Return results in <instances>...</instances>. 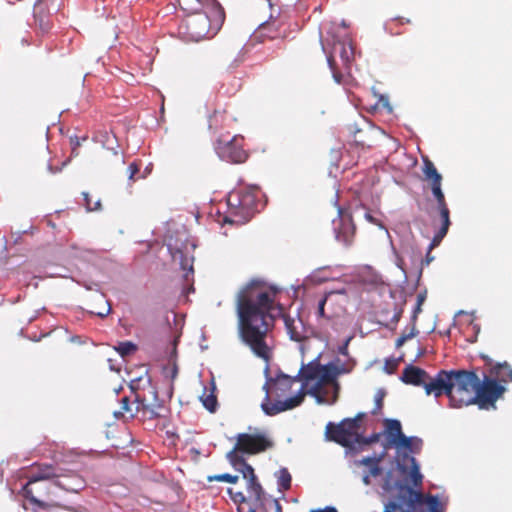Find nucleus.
<instances>
[{
    "label": "nucleus",
    "mask_w": 512,
    "mask_h": 512,
    "mask_svg": "<svg viewBox=\"0 0 512 512\" xmlns=\"http://www.w3.org/2000/svg\"><path fill=\"white\" fill-rule=\"evenodd\" d=\"M84 287H85L87 290H97L98 285H97L96 283H92V284H84Z\"/></svg>",
    "instance_id": "nucleus-59"
},
{
    "label": "nucleus",
    "mask_w": 512,
    "mask_h": 512,
    "mask_svg": "<svg viewBox=\"0 0 512 512\" xmlns=\"http://www.w3.org/2000/svg\"><path fill=\"white\" fill-rule=\"evenodd\" d=\"M437 209L439 211V214H440V217H441V221H442V225H441V227L439 229H441V232L443 233L444 231H448L449 230V226L451 224V222H450V211H449V208H448L447 204L439 205V206H437Z\"/></svg>",
    "instance_id": "nucleus-27"
},
{
    "label": "nucleus",
    "mask_w": 512,
    "mask_h": 512,
    "mask_svg": "<svg viewBox=\"0 0 512 512\" xmlns=\"http://www.w3.org/2000/svg\"><path fill=\"white\" fill-rule=\"evenodd\" d=\"M310 512H338L333 506H326L324 509H312Z\"/></svg>",
    "instance_id": "nucleus-56"
},
{
    "label": "nucleus",
    "mask_w": 512,
    "mask_h": 512,
    "mask_svg": "<svg viewBox=\"0 0 512 512\" xmlns=\"http://www.w3.org/2000/svg\"><path fill=\"white\" fill-rule=\"evenodd\" d=\"M48 168L51 173H57V172L61 171V168H54L52 165H49Z\"/></svg>",
    "instance_id": "nucleus-62"
},
{
    "label": "nucleus",
    "mask_w": 512,
    "mask_h": 512,
    "mask_svg": "<svg viewBox=\"0 0 512 512\" xmlns=\"http://www.w3.org/2000/svg\"><path fill=\"white\" fill-rule=\"evenodd\" d=\"M208 481H221V482H229V483H236L238 481L237 475H231L229 473H223V474H217L214 476H209Z\"/></svg>",
    "instance_id": "nucleus-34"
},
{
    "label": "nucleus",
    "mask_w": 512,
    "mask_h": 512,
    "mask_svg": "<svg viewBox=\"0 0 512 512\" xmlns=\"http://www.w3.org/2000/svg\"><path fill=\"white\" fill-rule=\"evenodd\" d=\"M431 192L437 202V206L442 205V204H447L446 200H445V195L442 191V187H440V188L435 187L431 190Z\"/></svg>",
    "instance_id": "nucleus-38"
},
{
    "label": "nucleus",
    "mask_w": 512,
    "mask_h": 512,
    "mask_svg": "<svg viewBox=\"0 0 512 512\" xmlns=\"http://www.w3.org/2000/svg\"><path fill=\"white\" fill-rule=\"evenodd\" d=\"M258 281H251L237 295L239 336L252 352L266 362L270 359V349L265 338L269 331L273 299L267 292H257Z\"/></svg>",
    "instance_id": "nucleus-1"
},
{
    "label": "nucleus",
    "mask_w": 512,
    "mask_h": 512,
    "mask_svg": "<svg viewBox=\"0 0 512 512\" xmlns=\"http://www.w3.org/2000/svg\"><path fill=\"white\" fill-rule=\"evenodd\" d=\"M306 368L307 364L302 363L297 375L289 376L279 371L275 377L269 376L268 366L265 368V396L261 402V409L265 415L275 416L302 404L305 395H308V389L314 385V380L306 381L304 374L302 375Z\"/></svg>",
    "instance_id": "nucleus-2"
},
{
    "label": "nucleus",
    "mask_w": 512,
    "mask_h": 512,
    "mask_svg": "<svg viewBox=\"0 0 512 512\" xmlns=\"http://www.w3.org/2000/svg\"><path fill=\"white\" fill-rule=\"evenodd\" d=\"M505 387L500 385L496 379L485 377L482 384L478 379V387L475 393V404L480 409H487L488 405L494 406L495 401L504 393Z\"/></svg>",
    "instance_id": "nucleus-14"
},
{
    "label": "nucleus",
    "mask_w": 512,
    "mask_h": 512,
    "mask_svg": "<svg viewBox=\"0 0 512 512\" xmlns=\"http://www.w3.org/2000/svg\"><path fill=\"white\" fill-rule=\"evenodd\" d=\"M129 171V179H132L134 175L139 171V168L136 163H131L128 167Z\"/></svg>",
    "instance_id": "nucleus-54"
},
{
    "label": "nucleus",
    "mask_w": 512,
    "mask_h": 512,
    "mask_svg": "<svg viewBox=\"0 0 512 512\" xmlns=\"http://www.w3.org/2000/svg\"><path fill=\"white\" fill-rule=\"evenodd\" d=\"M384 457V452L381 454L373 453L372 455L364 456L360 459L353 460L352 464L355 466H364L363 473L369 477H378L383 473L380 463Z\"/></svg>",
    "instance_id": "nucleus-17"
},
{
    "label": "nucleus",
    "mask_w": 512,
    "mask_h": 512,
    "mask_svg": "<svg viewBox=\"0 0 512 512\" xmlns=\"http://www.w3.org/2000/svg\"><path fill=\"white\" fill-rule=\"evenodd\" d=\"M131 411H132V409L130 407V401H129L128 397H123L121 400V411L115 412L114 416L116 418H119L120 416H123L124 412H131Z\"/></svg>",
    "instance_id": "nucleus-42"
},
{
    "label": "nucleus",
    "mask_w": 512,
    "mask_h": 512,
    "mask_svg": "<svg viewBox=\"0 0 512 512\" xmlns=\"http://www.w3.org/2000/svg\"><path fill=\"white\" fill-rule=\"evenodd\" d=\"M278 490L280 492L286 491L291 487L292 477L287 468H281L276 473Z\"/></svg>",
    "instance_id": "nucleus-25"
},
{
    "label": "nucleus",
    "mask_w": 512,
    "mask_h": 512,
    "mask_svg": "<svg viewBox=\"0 0 512 512\" xmlns=\"http://www.w3.org/2000/svg\"><path fill=\"white\" fill-rule=\"evenodd\" d=\"M408 248H410L411 251L413 252V250H414L413 243L410 241H407L406 243H404L403 247H402L403 250H407Z\"/></svg>",
    "instance_id": "nucleus-60"
},
{
    "label": "nucleus",
    "mask_w": 512,
    "mask_h": 512,
    "mask_svg": "<svg viewBox=\"0 0 512 512\" xmlns=\"http://www.w3.org/2000/svg\"><path fill=\"white\" fill-rule=\"evenodd\" d=\"M406 342L405 338L404 337H399L397 340H396V343H395V346L396 348H400L401 346H403V344Z\"/></svg>",
    "instance_id": "nucleus-58"
},
{
    "label": "nucleus",
    "mask_w": 512,
    "mask_h": 512,
    "mask_svg": "<svg viewBox=\"0 0 512 512\" xmlns=\"http://www.w3.org/2000/svg\"><path fill=\"white\" fill-rule=\"evenodd\" d=\"M434 259L433 256L430 255V251H428L427 255H426V258H425V263L426 265H428L432 260Z\"/></svg>",
    "instance_id": "nucleus-61"
},
{
    "label": "nucleus",
    "mask_w": 512,
    "mask_h": 512,
    "mask_svg": "<svg viewBox=\"0 0 512 512\" xmlns=\"http://www.w3.org/2000/svg\"><path fill=\"white\" fill-rule=\"evenodd\" d=\"M393 474V470H388L385 473L383 482L381 484L383 493L388 494L393 490H397L400 503H407L406 512L413 511L417 503L422 502L423 494L421 492L415 491L412 487L403 483V481L394 479Z\"/></svg>",
    "instance_id": "nucleus-10"
},
{
    "label": "nucleus",
    "mask_w": 512,
    "mask_h": 512,
    "mask_svg": "<svg viewBox=\"0 0 512 512\" xmlns=\"http://www.w3.org/2000/svg\"><path fill=\"white\" fill-rule=\"evenodd\" d=\"M407 439H410L407 443L404 445H396L395 448L397 449H405L406 451L412 453V454H418L422 450L423 447V440L420 437L417 436H407Z\"/></svg>",
    "instance_id": "nucleus-26"
},
{
    "label": "nucleus",
    "mask_w": 512,
    "mask_h": 512,
    "mask_svg": "<svg viewBox=\"0 0 512 512\" xmlns=\"http://www.w3.org/2000/svg\"><path fill=\"white\" fill-rule=\"evenodd\" d=\"M402 505L407 506V503H400V499L397 497V501H390L385 505L383 512H394L396 509L400 508Z\"/></svg>",
    "instance_id": "nucleus-44"
},
{
    "label": "nucleus",
    "mask_w": 512,
    "mask_h": 512,
    "mask_svg": "<svg viewBox=\"0 0 512 512\" xmlns=\"http://www.w3.org/2000/svg\"><path fill=\"white\" fill-rule=\"evenodd\" d=\"M402 359V357H399L398 359H388L385 362V371L388 374H393L398 366V362Z\"/></svg>",
    "instance_id": "nucleus-40"
},
{
    "label": "nucleus",
    "mask_w": 512,
    "mask_h": 512,
    "mask_svg": "<svg viewBox=\"0 0 512 512\" xmlns=\"http://www.w3.org/2000/svg\"><path fill=\"white\" fill-rule=\"evenodd\" d=\"M379 105H381L383 108H386L388 112L392 111V107L389 103V98L387 96L381 95L379 99Z\"/></svg>",
    "instance_id": "nucleus-52"
},
{
    "label": "nucleus",
    "mask_w": 512,
    "mask_h": 512,
    "mask_svg": "<svg viewBox=\"0 0 512 512\" xmlns=\"http://www.w3.org/2000/svg\"><path fill=\"white\" fill-rule=\"evenodd\" d=\"M54 486H57L65 491L77 493L85 487L84 479L78 474H71L58 478Z\"/></svg>",
    "instance_id": "nucleus-21"
},
{
    "label": "nucleus",
    "mask_w": 512,
    "mask_h": 512,
    "mask_svg": "<svg viewBox=\"0 0 512 512\" xmlns=\"http://www.w3.org/2000/svg\"><path fill=\"white\" fill-rule=\"evenodd\" d=\"M424 353H425V349L420 348L418 353H417V357H420V356L424 355Z\"/></svg>",
    "instance_id": "nucleus-63"
},
{
    "label": "nucleus",
    "mask_w": 512,
    "mask_h": 512,
    "mask_svg": "<svg viewBox=\"0 0 512 512\" xmlns=\"http://www.w3.org/2000/svg\"><path fill=\"white\" fill-rule=\"evenodd\" d=\"M385 435L390 445H404L410 439L402 432L401 422L397 419H385Z\"/></svg>",
    "instance_id": "nucleus-18"
},
{
    "label": "nucleus",
    "mask_w": 512,
    "mask_h": 512,
    "mask_svg": "<svg viewBox=\"0 0 512 512\" xmlns=\"http://www.w3.org/2000/svg\"><path fill=\"white\" fill-rule=\"evenodd\" d=\"M360 209H361V210H364V218H365L369 223H372V224H374V225H377L379 228L384 229V230L386 231L387 235H388V236H390V235H389V232H388L387 228L384 226V224H383L381 221H379L378 219H376V218L371 214V212H370V211H368L365 207H361Z\"/></svg>",
    "instance_id": "nucleus-36"
},
{
    "label": "nucleus",
    "mask_w": 512,
    "mask_h": 512,
    "mask_svg": "<svg viewBox=\"0 0 512 512\" xmlns=\"http://www.w3.org/2000/svg\"><path fill=\"white\" fill-rule=\"evenodd\" d=\"M422 312V305H419V304H416L415 307L413 308V311H412V314H411V317H410V324H415L417 323V319H418V315Z\"/></svg>",
    "instance_id": "nucleus-50"
},
{
    "label": "nucleus",
    "mask_w": 512,
    "mask_h": 512,
    "mask_svg": "<svg viewBox=\"0 0 512 512\" xmlns=\"http://www.w3.org/2000/svg\"><path fill=\"white\" fill-rule=\"evenodd\" d=\"M477 387L478 376L474 371L453 369L449 407L458 409L475 404Z\"/></svg>",
    "instance_id": "nucleus-6"
},
{
    "label": "nucleus",
    "mask_w": 512,
    "mask_h": 512,
    "mask_svg": "<svg viewBox=\"0 0 512 512\" xmlns=\"http://www.w3.org/2000/svg\"><path fill=\"white\" fill-rule=\"evenodd\" d=\"M452 374L453 370H439L434 377L429 375V379L424 385V389L427 395H434L435 398H439L442 395H446L449 398L451 394L452 385Z\"/></svg>",
    "instance_id": "nucleus-16"
},
{
    "label": "nucleus",
    "mask_w": 512,
    "mask_h": 512,
    "mask_svg": "<svg viewBox=\"0 0 512 512\" xmlns=\"http://www.w3.org/2000/svg\"><path fill=\"white\" fill-rule=\"evenodd\" d=\"M238 442L234 448L226 455L229 463L237 470L245 462L243 456L238 452L246 454H256L272 447L273 443L264 435H250L241 433L237 436Z\"/></svg>",
    "instance_id": "nucleus-9"
},
{
    "label": "nucleus",
    "mask_w": 512,
    "mask_h": 512,
    "mask_svg": "<svg viewBox=\"0 0 512 512\" xmlns=\"http://www.w3.org/2000/svg\"><path fill=\"white\" fill-rule=\"evenodd\" d=\"M54 476L55 475L50 467L45 468L44 470L40 471L35 475H32L29 478L28 482L22 488L24 497L27 498L32 504L36 505L38 508L41 509H47L49 507L54 506L55 504L41 501L34 496V493H40V491L43 489L49 491L51 486L48 487V485L46 483H43V481Z\"/></svg>",
    "instance_id": "nucleus-13"
},
{
    "label": "nucleus",
    "mask_w": 512,
    "mask_h": 512,
    "mask_svg": "<svg viewBox=\"0 0 512 512\" xmlns=\"http://www.w3.org/2000/svg\"><path fill=\"white\" fill-rule=\"evenodd\" d=\"M338 216L332 220L335 240L345 246H350L355 235V225L352 216L337 206Z\"/></svg>",
    "instance_id": "nucleus-15"
},
{
    "label": "nucleus",
    "mask_w": 512,
    "mask_h": 512,
    "mask_svg": "<svg viewBox=\"0 0 512 512\" xmlns=\"http://www.w3.org/2000/svg\"><path fill=\"white\" fill-rule=\"evenodd\" d=\"M83 197H84L85 205H86V208L88 211H95L100 207V200H97L94 203V205L92 206L90 198H89V194L86 192H83Z\"/></svg>",
    "instance_id": "nucleus-48"
},
{
    "label": "nucleus",
    "mask_w": 512,
    "mask_h": 512,
    "mask_svg": "<svg viewBox=\"0 0 512 512\" xmlns=\"http://www.w3.org/2000/svg\"><path fill=\"white\" fill-rule=\"evenodd\" d=\"M286 331L292 341L303 342L309 337L308 329L301 318L284 317Z\"/></svg>",
    "instance_id": "nucleus-19"
},
{
    "label": "nucleus",
    "mask_w": 512,
    "mask_h": 512,
    "mask_svg": "<svg viewBox=\"0 0 512 512\" xmlns=\"http://www.w3.org/2000/svg\"><path fill=\"white\" fill-rule=\"evenodd\" d=\"M195 245L188 240L169 239L167 249L174 262H178L181 269L186 271L184 278L189 280V275L193 274V250Z\"/></svg>",
    "instance_id": "nucleus-12"
},
{
    "label": "nucleus",
    "mask_w": 512,
    "mask_h": 512,
    "mask_svg": "<svg viewBox=\"0 0 512 512\" xmlns=\"http://www.w3.org/2000/svg\"><path fill=\"white\" fill-rule=\"evenodd\" d=\"M410 325H411L410 330L407 331V328H406L400 336V337H404L406 341L412 339L419 333L415 324H410Z\"/></svg>",
    "instance_id": "nucleus-47"
},
{
    "label": "nucleus",
    "mask_w": 512,
    "mask_h": 512,
    "mask_svg": "<svg viewBox=\"0 0 512 512\" xmlns=\"http://www.w3.org/2000/svg\"><path fill=\"white\" fill-rule=\"evenodd\" d=\"M98 300L101 301V302H104L105 305L103 308H99L98 311H91L92 314L100 317V318H104L106 316H108L111 312V304L109 303L108 300H105V297L103 294H100L98 296Z\"/></svg>",
    "instance_id": "nucleus-33"
},
{
    "label": "nucleus",
    "mask_w": 512,
    "mask_h": 512,
    "mask_svg": "<svg viewBox=\"0 0 512 512\" xmlns=\"http://www.w3.org/2000/svg\"><path fill=\"white\" fill-rule=\"evenodd\" d=\"M248 488L255 495L257 500L261 499V496L263 494V489H262L261 484L257 481V477H254L253 480H249Z\"/></svg>",
    "instance_id": "nucleus-35"
},
{
    "label": "nucleus",
    "mask_w": 512,
    "mask_h": 512,
    "mask_svg": "<svg viewBox=\"0 0 512 512\" xmlns=\"http://www.w3.org/2000/svg\"><path fill=\"white\" fill-rule=\"evenodd\" d=\"M155 402L154 404H146L143 399H141L138 395L135 397L136 402V412L142 411L148 419H157L161 417L159 410L163 407L162 404L158 401V394L156 391L153 392Z\"/></svg>",
    "instance_id": "nucleus-22"
},
{
    "label": "nucleus",
    "mask_w": 512,
    "mask_h": 512,
    "mask_svg": "<svg viewBox=\"0 0 512 512\" xmlns=\"http://www.w3.org/2000/svg\"><path fill=\"white\" fill-rule=\"evenodd\" d=\"M422 171L425 179L430 182L431 190L435 187H442V175L438 172L434 163L428 158L423 159Z\"/></svg>",
    "instance_id": "nucleus-23"
},
{
    "label": "nucleus",
    "mask_w": 512,
    "mask_h": 512,
    "mask_svg": "<svg viewBox=\"0 0 512 512\" xmlns=\"http://www.w3.org/2000/svg\"><path fill=\"white\" fill-rule=\"evenodd\" d=\"M402 314H403V307H395V311H394V314L390 320V324L392 325L393 328H395L398 324V322L400 321L401 317H402Z\"/></svg>",
    "instance_id": "nucleus-45"
},
{
    "label": "nucleus",
    "mask_w": 512,
    "mask_h": 512,
    "mask_svg": "<svg viewBox=\"0 0 512 512\" xmlns=\"http://www.w3.org/2000/svg\"><path fill=\"white\" fill-rule=\"evenodd\" d=\"M408 460L411 462V478L413 481V484L415 486H418L422 482V474L420 473L419 464L417 463L416 459L413 456H406Z\"/></svg>",
    "instance_id": "nucleus-28"
},
{
    "label": "nucleus",
    "mask_w": 512,
    "mask_h": 512,
    "mask_svg": "<svg viewBox=\"0 0 512 512\" xmlns=\"http://www.w3.org/2000/svg\"><path fill=\"white\" fill-rule=\"evenodd\" d=\"M385 396V391L383 389H380L377 391L376 395H375V406H376V409H381L382 408V401H383V398Z\"/></svg>",
    "instance_id": "nucleus-51"
},
{
    "label": "nucleus",
    "mask_w": 512,
    "mask_h": 512,
    "mask_svg": "<svg viewBox=\"0 0 512 512\" xmlns=\"http://www.w3.org/2000/svg\"><path fill=\"white\" fill-rule=\"evenodd\" d=\"M177 374L178 368L175 364L169 369V371H166V376H170L172 380H174L177 377Z\"/></svg>",
    "instance_id": "nucleus-55"
},
{
    "label": "nucleus",
    "mask_w": 512,
    "mask_h": 512,
    "mask_svg": "<svg viewBox=\"0 0 512 512\" xmlns=\"http://www.w3.org/2000/svg\"><path fill=\"white\" fill-rule=\"evenodd\" d=\"M321 354L307 363V368L302 371L306 381L314 380V385L308 389V395L313 397L317 404L334 405L339 397L340 383L339 376L349 374L356 362L348 358L346 362L341 363L339 358L328 362L320 363Z\"/></svg>",
    "instance_id": "nucleus-3"
},
{
    "label": "nucleus",
    "mask_w": 512,
    "mask_h": 512,
    "mask_svg": "<svg viewBox=\"0 0 512 512\" xmlns=\"http://www.w3.org/2000/svg\"><path fill=\"white\" fill-rule=\"evenodd\" d=\"M87 137L79 138L77 136L70 137V144L72 147V156L78 155L77 149L81 145V141H85Z\"/></svg>",
    "instance_id": "nucleus-43"
},
{
    "label": "nucleus",
    "mask_w": 512,
    "mask_h": 512,
    "mask_svg": "<svg viewBox=\"0 0 512 512\" xmlns=\"http://www.w3.org/2000/svg\"><path fill=\"white\" fill-rule=\"evenodd\" d=\"M491 374L495 375L500 382H512V368L507 363H498L491 369Z\"/></svg>",
    "instance_id": "nucleus-24"
},
{
    "label": "nucleus",
    "mask_w": 512,
    "mask_h": 512,
    "mask_svg": "<svg viewBox=\"0 0 512 512\" xmlns=\"http://www.w3.org/2000/svg\"><path fill=\"white\" fill-rule=\"evenodd\" d=\"M215 152L218 157L229 163H242L247 158L243 149V137L235 135L232 138L221 137L215 143Z\"/></svg>",
    "instance_id": "nucleus-11"
},
{
    "label": "nucleus",
    "mask_w": 512,
    "mask_h": 512,
    "mask_svg": "<svg viewBox=\"0 0 512 512\" xmlns=\"http://www.w3.org/2000/svg\"><path fill=\"white\" fill-rule=\"evenodd\" d=\"M258 188L250 186L245 189L232 190L228 193L226 203L230 216L223 218V223L244 224L254 211H258Z\"/></svg>",
    "instance_id": "nucleus-5"
},
{
    "label": "nucleus",
    "mask_w": 512,
    "mask_h": 512,
    "mask_svg": "<svg viewBox=\"0 0 512 512\" xmlns=\"http://www.w3.org/2000/svg\"><path fill=\"white\" fill-rule=\"evenodd\" d=\"M228 493L235 503H244L246 501V497L242 492H233L232 489L229 488Z\"/></svg>",
    "instance_id": "nucleus-49"
},
{
    "label": "nucleus",
    "mask_w": 512,
    "mask_h": 512,
    "mask_svg": "<svg viewBox=\"0 0 512 512\" xmlns=\"http://www.w3.org/2000/svg\"><path fill=\"white\" fill-rule=\"evenodd\" d=\"M400 379L406 384L421 386L424 388V385H426V382L429 379V374L424 369L409 364L403 370Z\"/></svg>",
    "instance_id": "nucleus-20"
},
{
    "label": "nucleus",
    "mask_w": 512,
    "mask_h": 512,
    "mask_svg": "<svg viewBox=\"0 0 512 512\" xmlns=\"http://www.w3.org/2000/svg\"><path fill=\"white\" fill-rule=\"evenodd\" d=\"M352 337L349 336L348 338L345 339V341L338 346V353L342 356H345L347 358H350L349 357V351H348V346H349V343L351 341Z\"/></svg>",
    "instance_id": "nucleus-46"
},
{
    "label": "nucleus",
    "mask_w": 512,
    "mask_h": 512,
    "mask_svg": "<svg viewBox=\"0 0 512 512\" xmlns=\"http://www.w3.org/2000/svg\"><path fill=\"white\" fill-rule=\"evenodd\" d=\"M330 294H326L324 295L319 301H318V304H317V310H316V315L318 318H324L325 317V305H326V302H327V299H328V296Z\"/></svg>",
    "instance_id": "nucleus-39"
},
{
    "label": "nucleus",
    "mask_w": 512,
    "mask_h": 512,
    "mask_svg": "<svg viewBox=\"0 0 512 512\" xmlns=\"http://www.w3.org/2000/svg\"><path fill=\"white\" fill-rule=\"evenodd\" d=\"M237 470L242 473L244 478H248L249 480H253L254 477H256L253 467L246 461Z\"/></svg>",
    "instance_id": "nucleus-37"
},
{
    "label": "nucleus",
    "mask_w": 512,
    "mask_h": 512,
    "mask_svg": "<svg viewBox=\"0 0 512 512\" xmlns=\"http://www.w3.org/2000/svg\"><path fill=\"white\" fill-rule=\"evenodd\" d=\"M115 349L122 357H126L134 353L137 350V346L131 341H124L119 342Z\"/></svg>",
    "instance_id": "nucleus-29"
},
{
    "label": "nucleus",
    "mask_w": 512,
    "mask_h": 512,
    "mask_svg": "<svg viewBox=\"0 0 512 512\" xmlns=\"http://www.w3.org/2000/svg\"><path fill=\"white\" fill-rule=\"evenodd\" d=\"M448 231L441 232V229H438V231L435 233L430 245H429V251L432 250L434 247L438 246L442 239L446 236Z\"/></svg>",
    "instance_id": "nucleus-41"
},
{
    "label": "nucleus",
    "mask_w": 512,
    "mask_h": 512,
    "mask_svg": "<svg viewBox=\"0 0 512 512\" xmlns=\"http://www.w3.org/2000/svg\"><path fill=\"white\" fill-rule=\"evenodd\" d=\"M427 298V291L423 290L417 294L416 304L423 305Z\"/></svg>",
    "instance_id": "nucleus-53"
},
{
    "label": "nucleus",
    "mask_w": 512,
    "mask_h": 512,
    "mask_svg": "<svg viewBox=\"0 0 512 512\" xmlns=\"http://www.w3.org/2000/svg\"><path fill=\"white\" fill-rule=\"evenodd\" d=\"M201 401H202L203 406L209 412H211V413L216 412V410L218 408V401H217V397L215 396V394L213 392L208 395H203L201 397Z\"/></svg>",
    "instance_id": "nucleus-30"
},
{
    "label": "nucleus",
    "mask_w": 512,
    "mask_h": 512,
    "mask_svg": "<svg viewBox=\"0 0 512 512\" xmlns=\"http://www.w3.org/2000/svg\"><path fill=\"white\" fill-rule=\"evenodd\" d=\"M130 388L132 390H135L136 389V384H135V380H132L131 383H130Z\"/></svg>",
    "instance_id": "nucleus-64"
},
{
    "label": "nucleus",
    "mask_w": 512,
    "mask_h": 512,
    "mask_svg": "<svg viewBox=\"0 0 512 512\" xmlns=\"http://www.w3.org/2000/svg\"><path fill=\"white\" fill-rule=\"evenodd\" d=\"M362 482L365 486L371 485V478L369 477V475L362 473Z\"/></svg>",
    "instance_id": "nucleus-57"
},
{
    "label": "nucleus",
    "mask_w": 512,
    "mask_h": 512,
    "mask_svg": "<svg viewBox=\"0 0 512 512\" xmlns=\"http://www.w3.org/2000/svg\"><path fill=\"white\" fill-rule=\"evenodd\" d=\"M422 503H426L428 505L429 512H443L440 509V501L437 495L423 496V500L419 504Z\"/></svg>",
    "instance_id": "nucleus-31"
},
{
    "label": "nucleus",
    "mask_w": 512,
    "mask_h": 512,
    "mask_svg": "<svg viewBox=\"0 0 512 512\" xmlns=\"http://www.w3.org/2000/svg\"><path fill=\"white\" fill-rule=\"evenodd\" d=\"M363 414L354 418L343 419L338 425L329 422L326 426V437L346 448L347 455L357 454L360 422Z\"/></svg>",
    "instance_id": "nucleus-7"
},
{
    "label": "nucleus",
    "mask_w": 512,
    "mask_h": 512,
    "mask_svg": "<svg viewBox=\"0 0 512 512\" xmlns=\"http://www.w3.org/2000/svg\"><path fill=\"white\" fill-rule=\"evenodd\" d=\"M379 438L380 433H373L369 437H364L362 434H360L357 442V453L361 451L365 446L376 443Z\"/></svg>",
    "instance_id": "nucleus-32"
},
{
    "label": "nucleus",
    "mask_w": 512,
    "mask_h": 512,
    "mask_svg": "<svg viewBox=\"0 0 512 512\" xmlns=\"http://www.w3.org/2000/svg\"><path fill=\"white\" fill-rule=\"evenodd\" d=\"M215 14L216 19L214 21L210 19L206 12H196L187 18L186 29L191 40L198 42L205 38H212L217 34L224 20V12L219 5Z\"/></svg>",
    "instance_id": "nucleus-8"
},
{
    "label": "nucleus",
    "mask_w": 512,
    "mask_h": 512,
    "mask_svg": "<svg viewBox=\"0 0 512 512\" xmlns=\"http://www.w3.org/2000/svg\"><path fill=\"white\" fill-rule=\"evenodd\" d=\"M345 20L341 24L323 23L320 27V43L328 66L336 83H344L345 74L350 75L354 60V47L347 31Z\"/></svg>",
    "instance_id": "nucleus-4"
}]
</instances>
